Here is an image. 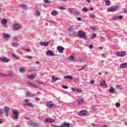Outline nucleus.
Masks as SVG:
<instances>
[{"instance_id": "obj_1", "label": "nucleus", "mask_w": 127, "mask_h": 127, "mask_svg": "<svg viewBox=\"0 0 127 127\" xmlns=\"http://www.w3.org/2000/svg\"><path fill=\"white\" fill-rule=\"evenodd\" d=\"M77 35L79 38L84 40L87 39V36H86V33L83 31H79L77 32Z\"/></svg>"}, {"instance_id": "obj_2", "label": "nucleus", "mask_w": 127, "mask_h": 127, "mask_svg": "<svg viewBox=\"0 0 127 127\" xmlns=\"http://www.w3.org/2000/svg\"><path fill=\"white\" fill-rule=\"evenodd\" d=\"M18 111L17 110H13V114L12 115V118L13 120H17L18 119V115H19Z\"/></svg>"}, {"instance_id": "obj_3", "label": "nucleus", "mask_w": 127, "mask_h": 127, "mask_svg": "<svg viewBox=\"0 0 127 127\" xmlns=\"http://www.w3.org/2000/svg\"><path fill=\"white\" fill-rule=\"evenodd\" d=\"M24 102H25V103L24 104V107H28V108H33V104H32L31 103H29L28 100H24Z\"/></svg>"}, {"instance_id": "obj_4", "label": "nucleus", "mask_w": 127, "mask_h": 127, "mask_svg": "<svg viewBox=\"0 0 127 127\" xmlns=\"http://www.w3.org/2000/svg\"><path fill=\"white\" fill-rule=\"evenodd\" d=\"M26 85L29 87H32L33 88H38L37 85L31 82L30 81L26 82Z\"/></svg>"}, {"instance_id": "obj_5", "label": "nucleus", "mask_w": 127, "mask_h": 127, "mask_svg": "<svg viewBox=\"0 0 127 127\" xmlns=\"http://www.w3.org/2000/svg\"><path fill=\"white\" fill-rule=\"evenodd\" d=\"M76 29V28L75 27V26H71L68 30V31L71 35H75V30Z\"/></svg>"}, {"instance_id": "obj_6", "label": "nucleus", "mask_w": 127, "mask_h": 127, "mask_svg": "<svg viewBox=\"0 0 127 127\" xmlns=\"http://www.w3.org/2000/svg\"><path fill=\"white\" fill-rule=\"evenodd\" d=\"M0 23L4 26V27H6V24L7 23V20L5 18H2L0 20Z\"/></svg>"}, {"instance_id": "obj_7", "label": "nucleus", "mask_w": 127, "mask_h": 127, "mask_svg": "<svg viewBox=\"0 0 127 127\" xmlns=\"http://www.w3.org/2000/svg\"><path fill=\"white\" fill-rule=\"evenodd\" d=\"M118 6H116L115 7H109L107 9L108 12H114L116 10H118Z\"/></svg>"}, {"instance_id": "obj_8", "label": "nucleus", "mask_w": 127, "mask_h": 127, "mask_svg": "<svg viewBox=\"0 0 127 127\" xmlns=\"http://www.w3.org/2000/svg\"><path fill=\"white\" fill-rule=\"evenodd\" d=\"M127 55V54H126L125 52H118L117 53V56L119 57H124Z\"/></svg>"}, {"instance_id": "obj_9", "label": "nucleus", "mask_w": 127, "mask_h": 127, "mask_svg": "<svg viewBox=\"0 0 127 127\" xmlns=\"http://www.w3.org/2000/svg\"><path fill=\"white\" fill-rule=\"evenodd\" d=\"M4 114L6 117H8V111H9V108L7 106H5L4 108Z\"/></svg>"}, {"instance_id": "obj_10", "label": "nucleus", "mask_w": 127, "mask_h": 127, "mask_svg": "<svg viewBox=\"0 0 127 127\" xmlns=\"http://www.w3.org/2000/svg\"><path fill=\"white\" fill-rule=\"evenodd\" d=\"M86 114H87V111L82 110L78 113V115L80 117H84V116H86Z\"/></svg>"}, {"instance_id": "obj_11", "label": "nucleus", "mask_w": 127, "mask_h": 127, "mask_svg": "<svg viewBox=\"0 0 127 127\" xmlns=\"http://www.w3.org/2000/svg\"><path fill=\"white\" fill-rule=\"evenodd\" d=\"M57 49L60 53H63V51H64V48L61 46H59L57 47Z\"/></svg>"}, {"instance_id": "obj_12", "label": "nucleus", "mask_w": 127, "mask_h": 127, "mask_svg": "<svg viewBox=\"0 0 127 127\" xmlns=\"http://www.w3.org/2000/svg\"><path fill=\"white\" fill-rule=\"evenodd\" d=\"M48 56L50 57H53L54 56H58L57 55H55L52 51H48Z\"/></svg>"}, {"instance_id": "obj_13", "label": "nucleus", "mask_w": 127, "mask_h": 127, "mask_svg": "<svg viewBox=\"0 0 127 127\" xmlns=\"http://www.w3.org/2000/svg\"><path fill=\"white\" fill-rule=\"evenodd\" d=\"M78 105H83L84 103V99L79 98L77 100Z\"/></svg>"}, {"instance_id": "obj_14", "label": "nucleus", "mask_w": 127, "mask_h": 127, "mask_svg": "<svg viewBox=\"0 0 127 127\" xmlns=\"http://www.w3.org/2000/svg\"><path fill=\"white\" fill-rule=\"evenodd\" d=\"M71 90L73 92H76L77 93H81L82 90L81 89H77L75 87L71 88Z\"/></svg>"}, {"instance_id": "obj_15", "label": "nucleus", "mask_w": 127, "mask_h": 127, "mask_svg": "<svg viewBox=\"0 0 127 127\" xmlns=\"http://www.w3.org/2000/svg\"><path fill=\"white\" fill-rule=\"evenodd\" d=\"M100 86L102 88H107V84H106V81L102 80L100 82Z\"/></svg>"}, {"instance_id": "obj_16", "label": "nucleus", "mask_w": 127, "mask_h": 127, "mask_svg": "<svg viewBox=\"0 0 127 127\" xmlns=\"http://www.w3.org/2000/svg\"><path fill=\"white\" fill-rule=\"evenodd\" d=\"M3 37L4 38V39H6V40H8V38L10 37V36L8 34L4 33H3Z\"/></svg>"}, {"instance_id": "obj_17", "label": "nucleus", "mask_w": 127, "mask_h": 127, "mask_svg": "<svg viewBox=\"0 0 127 127\" xmlns=\"http://www.w3.org/2000/svg\"><path fill=\"white\" fill-rule=\"evenodd\" d=\"M51 14L53 16H56V15H58V14H59V12L58 11L54 10L52 11Z\"/></svg>"}, {"instance_id": "obj_18", "label": "nucleus", "mask_w": 127, "mask_h": 127, "mask_svg": "<svg viewBox=\"0 0 127 127\" xmlns=\"http://www.w3.org/2000/svg\"><path fill=\"white\" fill-rule=\"evenodd\" d=\"M109 92L111 93V94H115V93H116V89L114 88L113 87H111L109 89Z\"/></svg>"}, {"instance_id": "obj_19", "label": "nucleus", "mask_w": 127, "mask_h": 127, "mask_svg": "<svg viewBox=\"0 0 127 127\" xmlns=\"http://www.w3.org/2000/svg\"><path fill=\"white\" fill-rule=\"evenodd\" d=\"M0 61H1V62H9V60L7 59L6 58H1L0 59Z\"/></svg>"}, {"instance_id": "obj_20", "label": "nucleus", "mask_w": 127, "mask_h": 127, "mask_svg": "<svg viewBox=\"0 0 127 127\" xmlns=\"http://www.w3.org/2000/svg\"><path fill=\"white\" fill-rule=\"evenodd\" d=\"M120 68L124 69V68H127V63H123L120 64Z\"/></svg>"}, {"instance_id": "obj_21", "label": "nucleus", "mask_w": 127, "mask_h": 127, "mask_svg": "<svg viewBox=\"0 0 127 127\" xmlns=\"http://www.w3.org/2000/svg\"><path fill=\"white\" fill-rule=\"evenodd\" d=\"M13 28H14V29L17 30V29H19V28L20 27V25H19V24H15L13 25Z\"/></svg>"}, {"instance_id": "obj_22", "label": "nucleus", "mask_w": 127, "mask_h": 127, "mask_svg": "<svg viewBox=\"0 0 127 127\" xmlns=\"http://www.w3.org/2000/svg\"><path fill=\"white\" fill-rule=\"evenodd\" d=\"M67 59L69 61H76V59H75V57L72 56H70Z\"/></svg>"}, {"instance_id": "obj_23", "label": "nucleus", "mask_w": 127, "mask_h": 127, "mask_svg": "<svg viewBox=\"0 0 127 127\" xmlns=\"http://www.w3.org/2000/svg\"><path fill=\"white\" fill-rule=\"evenodd\" d=\"M27 77L28 78V79H30V80H32L33 79H34V78H35L33 74H28L27 75Z\"/></svg>"}, {"instance_id": "obj_24", "label": "nucleus", "mask_w": 127, "mask_h": 127, "mask_svg": "<svg viewBox=\"0 0 127 127\" xmlns=\"http://www.w3.org/2000/svg\"><path fill=\"white\" fill-rule=\"evenodd\" d=\"M53 107H54V104L51 102H48V108H49V109H51V108H53Z\"/></svg>"}, {"instance_id": "obj_25", "label": "nucleus", "mask_w": 127, "mask_h": 127, "mask_svg": "<svg viewBox=\"0 0 127 127\" xmlns=\"http://www.w3.org/2000/svg\"><path fill=\"white\" fill-rule=\"evenodd\" d=\"M63 125L64 126V127H70V125H71V124L65 122L64 123H63Z\"/></svg>"}, {"instance_id": "obj_26", "label": "nucleus", "mask_w": 127, "mask_h": 127, "mask_svg": "<svg viewBox=\"0 0 127 127\" xmlns=\"http://www.w3.org/2000/svg\"><path fill=\"white\" fill-rule=\"evenodd\" d=\"M48 123H50V124H54V123H55V120L54 119L49 118Z\"/></svg>"}, {"instance_id": "obj_27", "label": "nucleus", "mask_w": 127, "mask_h": 127, "mask_svg": "<svg viewBox=\"0 0 127 127\" xmlns=\"http://www.w3.org/2000/svg\"><path fill=\"white\" fill-rule=\"evenodd\" d=\"M21 6L22 8H23V9H24V10H25L27 9V8H28L27 5H26V4H21Z\"/></svg>"}, {"instance_id": "obj_28", "label": "nucleus", "mask_w": 127, "mask_h": 127, "mask_svg": "<svg viewBox=\"0 0 127 127\" xmlns=\"http://www.w3.org/2000/svg\"><path fill=\"white\" fill-rule=\"evenodd\" d=\"M40 44L42 45V46H48V43L47 42H40Z\"/></svg>"}, {"instance_id": "obj_29", "label": "nucleus", "mask_w": 127, "mask_h": 127, "mask_svg": "<svg viewBox=\"0 0 127 127\" xmlns=\"http://www.w3.org/2000/svg\"><path fill=\"white\" fill-rule=\"evenodd\" d=\"M64 79H68L69 80H72L73 79L72 76L71 75L64 76Z\"/></svg>"}, {"instance_id": "obj_30", "label": "nucleus", "mask_w": 127, "mask_h": 127, "mask_svg": "<svg viewBox=\"0 0 127 127\" xmlns=\"http://www.w3.org/2000/svg\"><path fill=\"white\" fill-rule=\"evenodd\" d=\"M106 5L109 6L111 4V1L110 0H105Z\"/></svg>"}, {"instance_id": "obj_31", "label": "nucleus", "mask_w": 127, "mask_h": 127, "mask_svg": "<svg viewBox=\"0 0 127 127\" xmlns=\"http://www.w3.org/2000/svg\"><path fill=\"white\" fill-rule=\"evenodd\" d=\"M26 96L27 97H34V94H32L29 92H27L26 93Z\"/></svg>"}, {"instance_id": "obj_32", "label": "nucleus", "mask_w": 127, "mask_h": 127, "mask_svg": "<svg viewBox=\"0 0 127 127\" xmlns=\"http://www.w3.org/2000/svg\"><path fill=\"white\" fill-rule=\"evenodd\" d=\"M19 70L20 73H23V72H25V69H24V68L23 67H19Z\"/></svg>"}, {"instance_id": "obj_33", "label": "nucleus", "mask_w": 127, "mask_h": 127, "mask_svg": "<svg viewBox=\"0 0 127 127\" xmlns=\"http://www.w3.org/2000/svg\"><path fill=\"white\" fill-rule=\"evenodd\" d=\"M12 57H13V58H14V59H16L17 60L19 59V57L16 56V55H15L14 54H12Z\"/></svg>"}, {"instance_id": "obj_34", "label": "nucleus", "mask_w": 127, "mask_h": 127, "mask_svg": "<svg viewBox=\"0 0 127 127\" xmlns=\"http://www.w3.org/2000/svg\"><path fill=\"white\" fill-rule=\"evenodd\" d=\"M19 44L17 43H13L12 44V46H13V47H17L18 46Z\"/></svg>"}, {"instance_id": "obj_35", "label": "nucleus", "mask_w": 127, "mask_h": 127, "mask_svg": "<svg viewBox=\"0 0 127 127\" xmlns=\"http://www.w3.org/2000/svg\"><path fill=\"white\" fill-rule=\"evenodd\" d=\"M40 15V12L38 10H36V16H39Z\"/></svg>"}, {"instance_id": "obj_36", "label": "nucleus", "mask_w": 127, "mask_h": 127, "mask_svg": "<svg viewBox=\"0 0 127 127\" xmlns=\"http://www.w3.org/2000/svg\"><path fill=\"white\" fill-rule=\"evenodd\" d=\"M82 11H83L84 12H87L89 11V9H88L87 7H84L82 9Z\"/></svg>"}, {"instance_id": "obj_37", "label": "nucleus", "mask_w": 127, "mask_h": 127, "mask_svg": "<svg viewBox=\"0 0 127 127\" xmlns=\"http://www.w3.org/2000/svg\"><path fill=\"white\" fill-rule=\"evenodd\" d=\"M54 82H56V81H57L58 80H59V79L58 78V77H53L52 78Z\"/></svg>"}, {"instance_id": "obj_38", "label": "nucleus", "mask_w": 127, "mask_h": 127, "mask_svg": "<svg viewBox=\"0 0 127 127\" xmlns=\"http://www.w3.org/2000/svg\"><path fill=\"white\" fill-rule=\"evenodd\" d=\"M97 37V35L96 34H94L92 37L90 38V39H94V38H96Z\"/></svg>"}, {"instance_id": "obj_39", "label": "nucleus", "mask_w": 127, "mask_h": 127, "mask_svg": "<svg viewBox=\"0 0 127 127\" xmlns=\"http://www.w3.org/2000/svg\"><path fill=\"white\" fill-rule=\"evenodd\" d=\"M25 58H27V59H32V57L30 56H26Z\"/></svg>"}, {"instance_id": "obj_40", "label": "nucleus", "mask_w": 127, "mask_h": 127, "mask_svg": "<svg viewBox=\"0 0 127 127\" xmlns=\"http://www.w3.org/2000/svg\"><path fill=\"white\" fill-rule=\"evenodd\" d=\"M91 126L94 127H99V125L98 124H91Z\"/></svg>"}, {"instance_id": "obj_41", "label": "nucleus", "mask_w": 127, "mask_h": 127, "mask_svg": "<svg viewBox=\"0 0 127 127\" xmlns=\"http://www.w3.org/2000/svg\"><path fill=\"white\" fill-rule=\"evenodd\" d=\"M116 106L117 107V108H120L121 107V104L118 103L116 104Z\"/></svg>"}, {"instance_id": "obj_42", "label": "nucleus", "mask_w": 127, "mask_h": 127, "mask_svg": "<svg viewBox=\"0 0 127 127\" xmlns=\"http://www.w3.org/2000/svg\"><path fill=\"white\" fill-rule=\"evenodd\" d=\"M75 14L76 15H80V12L78 11H75Z\"/></svg>"}, {"instance_id": "obj_43", "label": "nucleus", "mask_w": 127, "mask_h": 127, "mask_svg": "<svg viewBox=\"0 0 127 127\" xmlns=\"http://www.w3.org/2000/svg\"><path fill=\"white\" fill-rule=\"evenodd\" d=\"M60 9H62L63 10H64L66 8L64 6H61L60 7Z\"/></svg>"}, {"instance_id": "obj_44", "label": "nucleus", "mask_w": 127, "mask_h": 127, "mask_svg": "<svg viewBox=\"0 0 127 127\" xmlns=\"http://www.w3.org/2000/svg\"><path fill=\"white\" fill-rule=\"evenodd\" d=\"M69 13H70V14H73V13H74V10H70Z\"/></svg>"}, {"instance_id": "obj_45", "label": "nucleus", "mask_w": 127, "mask_h": 127, "mask_svg": "<svg viewBox=\"0 0 127 127\" xmlns=\"http://www.w3.org/2000/svg\"><path fill=\"white\" fill-rule=\"evenodd\" d=\"M89 15L90 17H91V18H94V17H95V16L93 14H90Z\"/></svg>"}, {"instance_id": "obj_46", "label": "nucleus", "mask_w": 127, "mask_h": 127, "mask_svg": "<svg viewBox=\"0 0 127 127\" xmlns=\"http://www.w3.org/2000/svg\"><path fill=\"white\" fill-rule=\"evenodd\" d=\"M77 20H78V21H82V18L81 17H78L77 18Z\"/></svg>"}, {"instance_id": "obj_47", "label": "nucleus", "mask_w": 127, "mask_h": 127, "mask_svg": "<svg viewBox=\"0 0 127 127\" xmlns=\"http://www.w3.org/2000/svg\"><path fill=\"white\" fill-rule=\"evenodd\" d=\"M86 68V67L85 66H82V68L79 69L78 71H81L82 70H84V69H85Z\"/></svg>"}, {"instance_id": "obj_48", "label": "nucleus", "mask_w": 127, "mask_h": 127, "mask_svg": "<svg viewBox=\"0 0 127 127\" xmlns=\"http://www.w3.org/2000/svg\"><path fill=\"white\" fill-rule=\"evenodd\" d=\"M116 89H120V88H121V86L120 85H117L116 86Z\"/></svg>"}, {"instance_id": "obj_49", "label": "nucleus", "mask_w": 127, "mask_h": 127, "mask_svg": "<svg viewBox=\"0 0 127 127\" xmlns=\"http://www.w3.org/2000/svg\"><path fill=\"white\" fill-rule=\"evenodd\" d=\"M118 19H123V16L120 15L119 16H118Z\"/></svg>"}, {"instance_id": "obj_50", "label": "nucleus", "mask_w": 127, "mask_h": 127, "mask_svg": "<svg viewBox=\"0 0 127 127\" xmlns=\"http://www.w3.org/2000/svg\"><path fill=\"white\" fill-rule=\"evenodd\" d=\"M3 113V111H2V110H0V116H1Z\"/></svg>"}, {"instance_id": "obj_51", "label": "nucleus", "mask_w": 127, "mask_h": 127, "mask_svg": "<svg viewBox=\"0 0 127 127\" xmlns=\"http://www.w3.org/2000/svg\"><path fill=\"white\" fill-rule=\"evenodd\" d=\"M63 88H64V89H68V87L66 85H63Z\"/></svg>"}, {"instance_id": "obj_52", "label": "nucleus", "mask_w": 127, "mask_h": 127, "mask_svg": "<svg viewBox=\"0 0 127 127\" xmlns=\"http://www.w3.org/2000/svg\"><path fill=\"white\" fill-rule=\"evenodd\" d=\"M114 19H119V16H115L114 17Z\"/></svg>"}, {"instance_id": "obj_53", "label": "nucleus", "mask_w": 127, "mask_h": 127, "mask_svg": "<svg viewBox=\"0 0 127 127\" xmlns=\"http://www.w3.org/2000/svg\"><path fill=\"white\" fill-rule=\"evenodd\" d=\"M18 38H19V37H18V36H16V37H14L13 38V39H14V40H16L17 39H18Z\"/></svg>"}, {"instance_id": "obj_54", "label": "nucleus", "mask_w": 127, "mask_h": 127, "mask_svg": "<svg viewBox=\"0 0 127 127\" xmlns=\"http://www.w3.org/2000/svg\"><path fill=\"white\" fill-rule=\"evenodd\" d=\"M91 29H92V30H93V31H94V30H95V29H96V28H95V27H91Z\"/></svg>"}, {"instance_id": "obj_55", "label": "nucleus", "mask_w": 127, "mask_h": 127, "mask_svg": "<svg viewBox=\"0 0 127 127\" xmlns=\"http://www.w3.org/2000/svg\"><path fill=\"white\" fill-rule=\"evenodd\" d=\"M89 47L90 48V49H93V45H90L89 46Z\"/></svg>"}, {"instance_id": "obj_56", "label": "nucleus", "mask_w": 127, "mask_h": 127, "mask_svg": "<svg viewBox=\"0 0 127 127\" xmlns=\"http://www.w3.org/2000/svg\"><path fill=\"white\" fill-rule=\"evenodd\" d=\"M91 84H94L95 83V81L94 80H90Z\"/></svg>"}, {"instance_id": "obj_57", "label": "nucleus", "mask_w": 127, "mask_h": 127, "mask_svg": "<svg viewBox=\"0 0 127 127\" xmlns=\"http://www.w3.org/2000/svg\"><path fill=\"white\" fill-rule=\"evenodd\" d=\"M44 2H46V3H48V0H44Z\"/></svg>"}, {"instance_id": "obj_58", "label": "nucleus", "mask_w": 127, "mask_h": 127, "mask_svg": "<svg viewBox=\"0 0 127 127\" xmlns=\"http://www.w3.org/2000/svg\"><path fill=\"white\" fill-rule=\"evenodd\" d=\"M48 122V118H47L45 121V123H47Z\"/></svg>"}, {"instance_id": "obj_59", "label": "nucleus", "mask_w": 127, "mask_h": 127, "mask_svg": "<svg viewBox=\"0 0 127 127\" xmlns=\"http://www.w3.org/2000/svg\"><path fill=\"white\" fill-rule=\"evenodd\" d=\"M58 127H64V125H63V123L62 124V126H58Z\"/></svg>"}, {"instance_id": "obj_60", "label": "nucleus", "mask_w": 127, "mask_h": 127, "mask_svg": "<svg viewBox=\"0 0 127 127\" xmlns=\"http://www.w3.org/2000/svg\"><path fill=\"white\" fill-rule=\"evenodd\" d=\"M102 55V57H106V55H105V54H102L101 55Z\"/></svg>"}, {"instance_id": "obj_61", "label": "nucleus", "mask_w": 127, "mask_h": 127, "mask_svg": "<svg viewBox=\"0 0 127 127\" xmlns=\"http://www.w3.org/2000/svg\"><path fill=\"white\" fill-rule=\"evenodd\" d=\"M38 85H40L41 84H43L41 82H38Z\"/></svg>"}, {"instance_id": "obj_62", "label": "nucleus", "mask_w": 127, "mask_h": 127, "mask_svg": "<svg viewBox=\"0 0 127 127\" xmlns=\"http://www.w3.org/2000/svg\"><path fill=\"white\" fill-rule=\"evenodd\" d=\"M86 1H87V2H91V0H86Z\"/></svg>"}, {"instance_id": "obj_63", "label": "nucleus", "mask_w": 127, "mask_h": 127, "mask_svg": "<svg viewBox=\"0 0 127 127\" xmlns=\"http://www.w3.org/2000/svg\"><path fill=\"white\" fill-rule=\"evenodd\" d=\"M124 13H127V9L124 11Z\"/></svg>"}, {"instance_id": "obj_64", "label": "nucleus", "mask_w": 127, "mask_h": 127, "mask_svg": "<svg viewBox=\"0 0 127 127\" xmlns=\"http://www.w3.org/2000/svg\"><path fill=\"white\" fill-rule=\"evenodd\" d=\"M125 125H126V126H127V122H126L125 123Z\"/></svg>"}]
</instances>
